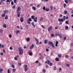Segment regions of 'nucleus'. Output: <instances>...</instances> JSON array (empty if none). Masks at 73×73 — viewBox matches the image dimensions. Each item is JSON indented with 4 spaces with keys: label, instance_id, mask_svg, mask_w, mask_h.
<instances>
[{
    "label": "nucleus",
    "instance_id": "nucleus-1",
    "mask_svg": "<svg viewBox=\"0 0 73 73\" xmlns=\"http://www.w3.org/2000/svg\"><path fill=\"white\" fill-rule=\"evenodd\" d=\"M17 16L19 17L20 16V11H21V7H20L19 6L17 9Z\"/></svg>",
    "mask_w": 73,
    "mask_h": 73
},
{
    "label": "nucleus",
    "instance_id": "nucleus-2",
    "mask_svg": "<svg viewBox=\"0 0 73 73\" xmlns=\"http://www.w3.org/2000/svg\"><path fill=\"white\" fill-rule=\"evenodd\" d=\"M19 54L20 55H21L22 54H23V50L21 49V47L19 48Z\"/></svg>",
    "mask_w": 73,
    "mask_h": 73
},
{
    "label": "nucleus",
    "instance_id": "nucleus-3",
    "mask_svg": "<svg viewBox=\"0 0 73 73\" xmlns=\"http://www.w3.org/2000/svg\"><path fill=\"white\" fill-rule=\"evenodd\" d=\"M48 44V45H50L51 46H52V47H53V48H55L54 46V44H53V43L52 42L50 41L49 42Z\"/></svg>",
    "mask_w": 73,
    "mask_h": 73
},
{
    "label": "nucleus",
    "instance_id": "nucleus-4",
    "mask_svg": "<svg viewBox=\"0 0 73 73\" xmlns=\"http://www.w3.org/2000/svg\"><path fill=\"white\" fill-rule=\"evenodd\" d=\"M28 66L27 65H25V66L24 70L25 72H27L28 70Z\"/></svg>",
    "mask_w": 73,
    "mask_h": 73
},
{
    "label": "nucleus",
    "instance_id": "nucleus-5",
    "mask_svg": "<svg viewBox=\"0 0 73 73\" xmlns=\"http://www.w3.org/2000/svg\"><path fill=\"white\" fill-rule=\"evenodd\" d=\"M53 27L52 26H50L48 28V30L49 31H50V30L52 29Z\"/></svg>",
    "mask_w": 73,
    "mask_h": 73
},
{
    "label": "nucleus",
    "instance_id": "nucleus-6",
    "mask_svg": "<svg viewBox=\"0 0 73 73\" xmlns=\"http://www.w3.org/2000/svg\"><path fill=\"white\" fill-rule=\"evenodd\" d=\"M20 21L21 23H23L24 21V18L22 17L21 18Z\"/></svg>",
    "mask_w": 73,
    "mask_h": 73
},
{
    "label": "nucleus",
    "instance_id": "nucleus-7",
    "mask_svg": "<svg viewBox=\"0 0 73 73\" xmlns=\"http://www.w3.org/2000/svg\"><path fill=\"white\" fill-rule=\"evenodd\" d=\"M37 17H36L34 19V21H35V23H36V22H37Z\"/></svg>",
    "mask_w": 73,
    "mask_h": 73
},
{
    "label": "nucleus",
    "instance_id": "nucleus-8",
    "mask_svg": "<svg viewBox=\"0 0 73 73\" xmlns=\"http://www.w3.org/2000/svg\"><path fill=\"white\" fill-rule=\"evenodd\" d=\"M33 47H34V44H32L30 47V49H32V48H33Z\"/></svg>",
    "mask_w": 73,
    "mask_h": 73
},
{
    "label": "nucleus",
    "instance_id": "nucleus-9",
    "mask_svg": "<svg viewBox=\"0 0 73 73\" xmlns=\"http://www.w3.org/2000/svg\"><path fill=\"white\" fill-rule=\"evenodd\" d=\"M58 21L59 22H63L64 21V20L63 19H59Z\"/></svg>",
    "mask_w": 73,
    "mask_h": 73
},
{
    "label": "nucleus",
    "instance_id": "nucleus-10",
    "mask_svg": "<svg viewBox=\"0 0 73 73\" xmlns=\"http://www.w3.org/2000/svg\"><path fill=\"white\" fill-rule=\"evenodd\" d=\"M26 40L27 41H30V38H26Z\"/></svg>",
    "mask_w": 73,
    "mask_h": 73
},
{
    "label": "nucleus",
    "instance_id": "nucleus-11",
    "mask_svg": "<svg viewBox=\"0 0 73 73\" xmlns=\"http://www.w3.org/2000/svg\"><path fill=\"white\" fill-rule=\"evenodd\" d=\"M8 11L7 10V11H4V13H7L8 12Z\"/></svg>",
    "mask_w": 73,
    "mask_h": 73
},
{
    "label": "nucleus",
    "instance_id": "nucleus-12",
    "mask_svg": "<svg viewBox=\"0 0 73 73\" xmlns=\"http://www.w3.org/2000/svg\"><path fill=\"white\" fill-rule=\"evenodd\" d=\"M8 15H6L5 17V20H7L8 19Z\"/></svg>",
    "mask_w": 73,
    "mask_h": 73
},
{
    "label": "nucleus",
    "instance_id": "nucleus-13",
    "mask_svg": "<svg viewBox=\"0 0 73 73\" xmlns=\"http://www.w3.org/2000/svg\"><path fill=\"white\" fill-rule=\"evenodd\" d=\"M3 68L1 69V67H0V73H2L1 72L3 71Z\"/></svg>",
    "mask_w": 73,
    "mask_h": 73
},
{
    "label": "nucleus",
    "instance_id": "nucleus-14",
    "mask_svg": "<svg viewBox=\"0 0 73 73\" xmlns=\"http://www.w3.org/2000/svg\"><path fill=\"white\" fill-rule=\"evenodd\" d=\"M31 24L32 25H33V26L34 27H35V24L34 23V22H33Z\"/></svg>",
    "mask_w": 73,
    "mask_h": 73
},
{
    "label": "nucleus",
    "instance_id": "nucleus-15",
    "mask_svg": "<svg viewBox=\"0 0 73 73\" xmlns=\"http://www.w3.org/2000/svg\"><path fill=\"white\" fill-rule=\"evenodd\" d=\"M47 64H48V65H49V63H50V60H47Z\"/></svg>",
    "mask_w": 73,
    "mask_h": 73
},
{
    "label": "nucleus",
    "instance_id": "nucleus-16",
    "mask_svg": "<svg viewBox=\"0 0 73 73\" xmlns=\"http://www.w3.org/2000/svg\"><path fill=\"white\" fill-rule=\"evenodd\" d=\"M32 8L34 11H36V7L35 6H33L32 7Z\"/></svg>",
    "mask_w": 73,
    "mask_h": 73
},
{
    "label": "nucleus",
    "instance_id": "nucleus-17",
    "mask_svg": "<svg viewBox=\"0 0 73 73\" xmlns=\"http://www.w3.org/2000/svg\"><path fill=\"white\" fill-rule=\"evenodd\" d=\"M58 36L60 37V38H62V36H61V35L60 34H58Z\"/></svg>",
    "mask_w": 73,
    "mask_h": 73
},
{
    "label": "nucleus",
    "instance_id": "nucleus-18",
    "mask_svg": "<svg viewBox=\"0 0 73 73\" xmlns=\"http://www.w3.org/2000/svg\"><path fill=\"white\" fill-rule=\"evenodd\" d=\"M44 44H47V40L46 39L44 40Z\"/></svg>",
    "mask_w": 73,
    "mask_h": 73
},
{
    "label": "nucleus",
    "instance_id": "nucleus-19",
    "mask_svg": "<svg viewBox=\"0 0 73 73\" xmlns=\"http://www.w3.org/2000/svg\"><path fill=\"white\" fill-rule=\"evenodd\" d=\"M59 60H60V59H59L58 58H56V61H59Z\"/></svg>",
    "mask_w": 73,
    "mask_h": 73
},
{
    "label": "nucleus",
    "instance_id": "nucleus-20",
    "mask_svg": "<svg viewBox=\"0 0 73 73\" xmlns=\"http://www.w3.org/2000/svg\"><path fill=\"white\" fill-rule=\"evenodd\" d=\"M65 19H66V17L65 16H64L63 18V20H65Z\"/></svg>",
    "mask_w": 73,
    "mask_h": 73
},
{
    "label": "nucleus",
    "instance_id": "nucleus-21",
    "mask_svg": "<svg viewBox=\"0 0 73 73\" xmlns=\"http://www.w3.org/2000/svg\"><path fill=\"white\" fill-rule=\"evenodd\" d=\"M20 33V31L18 30L16 32V33L17 34H18V33Z\"/></svg>",
    "mask_w": 73,
    "mask_h": 73
},
{
    "label": "nucleus",
    "instance_id": "nucleus-22",
    "mask_svg": "<svg viewBox=\"0 0 73 73\" xmlns=\"http://www.w3.org/2000/svg\"><path fill=\"white\" fill-rule=\"evenodd\" d=\"M28 21H32V19L31 18H30L29 19H28Z\"/></svg>",
    "mask_w": 73,
    "mask_h": 73
},
{
    "label": "nucleus",
    "instance_id": "nucleus-23",
    "mask_svg": "<svg viewBox=\"0 0 73 73\" xmlns=\"http://www.w3.org/2000/svg\"><path fill=\"white\" fill-rule=\"evenodd\" d=\"M64 1L66 3V4H67L68 3V0H65Z\"/></svg>",
    "mask_w": 73,
    "mask_h": 73
},
{
    "label": "nucleus",
    "instance_id": "nucleus-24",
    "mask_svg": "<svg viewBox=\"0 0 73 73\" xmlns=\"http://www.w3.org/2000/svg\"><path fill=\"white\" fill-rule=\"evenodd\" d=\"M3 27L4 28H5L6 27H7V25H6L4 24L3 25Z\"/></svg>",
    "mask_w": 73,
    "mask_h": 73
},
{
    "label": "nucleus",
    "instance_id": "nucleus-25",
    "mask_svg": "<svg viewBox=\"0 0 73 73\" xmlns=\"http://www.w3.org/2000/svg\"><path fill=\"white\" fill-rule=\"evenodd\" d=\"M27 22L28 24H31V22H30L29 21L28 19H27Z\"/></svg>",
    "mask_w": 73,
    "mask_h": 73
},
{
    "label": "nucleus",
    "instance_id": "nucleus-26",
    "mask_svg": "<svg viewBox=\"0 0 73 73\" xmlns=\"http://www.w3.org/2000/svg\"><path fill=\"white\" fill-rule=\"evenodd\" d=\"M65 28L66 29V30H67V29H68V26H66Z\"/></svg>",
    "mask_w": 73,
    "mask_h": 73
},
{
    "label": "nucleus",
    "instance_id": "nucleus-27",
    "mask_svg": "<svg viewBox=\"0 0 73 73\" xmlns=\"http://www.w3.org/2000/svg\"><path fill=\"white\" fill-rule=\"evenodd\" d=\"M42 71L43 73H45L46 72V71L45 70V69H43Z\"/></svg>",
    "mask_w": 73,
    "mask_h": 73
},
{
    "label": "nucleus",
    "instance_id": "nucleus-28",
    "mask_svg": "<svg viewBox=\"0 0 73 73\" xmlns=\"http://www.w3.org/2000/svg\"><path fill=\"white\" fill-rule=\"evenodd\" d=\"M43 19H44V18H43V17H41L40 18V21H42V20H43Z\"/></svg>",
    "mask_w": 73,
    "mask_h": 73
},
{
    "label": "nucleus",
    "instance_id": "nucleus-29",
    "mask_svg": "<svg viewBox=\"0 0 73 73\" xmlns=\"http://www.w3.org/2000/svg\"><path fill=\"white\" fill-rule=\"evenodd\" d=\"M40 7V4H38L37 5V8H39Z\"/></svg>",
    "mask_w": 73,
    "mask_h": 73
},
{
    "label": "nucleus",
    "instance_id": "nucleus-30",
    "mask_svg": "<svg viewBox=\"0 0 73 73\" xmlns=\"http://www.w3.org/2000/svg\"><path fill=\"white\" fill-rule=\"evenodd\" d=\"M34 18H35V17H34V16L33 15H32V16H31V18L32 19H34Z\"/></svg>",
    "mask_w": 73,
    "mask_h": 73
},
{
    "label": "nucleus",
    "instance_id": "nucleus-31",
    "mask_svg": "<svg viewBox=\"0 0 73 73\" xmlns=\"http://www.w3.org/2000/svg\"><path fill=\"white\" fill-rule=\"evenodd\" d=\"M51 37H53V36H54V34L53 33L51 34Z\"/></svg>",
    "mask_w": 73,
    "mask_h": 73
},
{
    "label": "nucleus",
    "instance_id": "nucleus-32",
    "mask_svg": "<svg viewBox=\"0 0 73 73\" xmlns=\"http://www.w3.org/2000/svg\"><path fill=\"white\" fill-rule=\"evenodd\" d=\"M58 56L59 58H61V55L60 54H59L58 55Z\"/></svg>",
    "mask_w": 73,
    "mask_h": 73
},
{
    "label": "nucleus",
    "instance_id": "nucleus-33",
    "mask_svg": "<svg viewBox=\"0 0 73 73\" xmlns=\"http://www.w3.org/2000/svg\"><path fill=\"white\" fill-rule=\"evenodd\" d=\"M59 34L58 33H56L55 34V35H56V36H58V35Z\"/></svg>",
    "mask_w": 73,
    "mask_h": 73
},
{
    "label": "nucleus",
    "instance_id": "nucleus-34",
    "mask_svg": "<svg viewBox=\"0 0 73 73\" xmlns=\"http://www.w3.org/2000/svg\"><path fill=\"white\" fill-rule=\"evenodd\" d=\"M46 11L47 12H48V11H49V9H48V8H46L45 9Z\"/></svg>",
    "mask_w": 73,
    "mask_h": 73
},
{
    "label": "nucleus",
    "instance_id": "nucleus-35",
    "mask_svg": "<svg viewBox=\"0 0 73 73\" xmlns=\"http://www.w3.org/2000/svg\"><path fill=\"white\" fill-rule=\"evenodd\" d=\"M6 2L10 3V0H7Z\"/></svg>",
    "mask_w": 73,
    "mask_h": 73
},
{
    "label": "nucleus",
    "instance_id": "nucleus-36",
    "mask_svg": "<svg viewBox=\"0 0 73 73\" xmlns=\"http://www.w3.org/2000/svg\"><path fill=\"white\" fill-rule=\"evenodd\" d=\"M29 55L30 56H32V52H30L29 53Z\"/></svg>",
    "mask_w": 73,
    "mask_h": 73
},
{
    "label": "nucleus",
    "instance_id": "nucleus-37",
    "mask_svg": "<svg viewBox=\"0 0 73 73\" xmlns=\"http://www.w3.org/2000/svg\"><path fill=\"white\" fill-rule=\"evenodd\" d=\"M2 16L3 17H5V14H3L2 15Z\"/></svg>",
    "mask_w": 73,
    "mask_h": 73
},
{
    "label": "nucleus",
    "instance_id": "nucleus-38",
    "mask_svg": "<svg viewBox=\"0 0 73 73\" xmlns=\"http://www.w3.org/2000/svg\"><path fill=\"white\" fill-rule=\"evenodd\" d=\"M14 3H17V0H14Z\"/></svg>",
    "mask_w": 73,
    "mask_h": 73
},
{
    "label": "nucleus",
    "instance_id": "nucleus-39",
    "mask_svg": "<svg viewBox=\"0 0 73 73\" xmlns=\"http://www.w3.org/2000/svg\"><path fill=\"white\" fill-rule=\"evenodd\" d=\"M3 32V30L0 29V33H2Z\"/></svg>",
    "mask_w": 73,
    "mask_h": 73
},
{
    "label": "nucleus",
    "instance_id": "nucleus-40",
    "mask_svg": "<svg viewBox=\"0 0 73 73\" xmlns=\"http://www.w3.org/2000/svg\"><path fill=\"white\" fill-rule=\"evenodd\" d=\"M41 27L43 29H45V27H44L43 25H42Z\"/></svg>",
    "mask_w": 73,
    "mask_h": 73
},
{
    "label": "nucleus",
    "instance_id": "nucleus-41",
    "mask_svg": "<svg viewBox=\"0 0 73 73\" xmlns=\"http://www.w3.org/2000/svg\"><path fill=\"white\" fill-rule=\"evenodd\" d=\"M64 7L65 8V7H66V4H65V3H64Z\"/></svg>",
    "mask_w": 73,
    "mask_h": 73
},
{
    "label": "nucleus",
    "instance_id": "nucleus-42",
    "mask_svg": "<svg viewBox=\"0 0 73 73\" xmlns=\"http://www.w3.org/2000/svg\"><path fill=\"white\" fill-rule=\"evenodd\" d=\"M64 14H66V13H67V11H66V10H65L64 11Z\"/></svg>",
    "mask_w": 73,
    "mask_h": 73
},
{
    "label": "nucleus",
    "instance_id": "nucleus-43",
    "mask_svg": "<svg viewBox=\"0 0 73 73\" xmlns=\"http://www.w3.org/2000/svg\"><path fill=\"white\" fill-rule=\"evenodd\" d=\"M9 37L10 38H11L12 37V35L11 34L9 35Z\"/></svg>",
    "mask_w": 73,
    "mask_h": 73
},
{
    "label": "nucleus",
    "instance_id": "nucleus-44",
    "mask_svg": "<svg viewBox=\"0 0 73 73\" xmlns=\"http://www.w3.org/2000/svg\"><path fill=\"white\" fill-rule=\"evenodd\" d=\"M66 65L67 67H69L70 66V65L69 64H67Z\"/></svg>",
    "mask_w": 73,
    "mask_h": 73
},
{
    "label": "nucleus",
    "instance_id": "nucleus-45",
    "mask_svg": "<svg viewBox=\"0 0 73 73\" xmlns=\"http://www.w3.org/2000/svg\"><path fill=\"white\" fill-rule=\"evenodd\" d=\"M66 24H68V21H66Z\"/></svg>",
    "mask_w": 73,
    "mask_h": 73
},
{
    "label": "nucleus",
    "instance_id": "nucleus-46",
    "mask_svg": "<svg viewBox=\"0 0 73 73\" xmlns=\"http://www.w3.org/2000/svg\"><path fill=\"white\" fill-rule=\"evenodd\" d=\"M11 66L13 68H15V66H14V65L13 64H12L11 65Z\"/></svg>",
    "mask_w": 73,
    "mask_h": 73
},
{
    "label": "nucleus",
    "instance_id": "nucleus-47",
    "mask_svg": "<svg viewBox=\"0 0 73 73\" xmlns=\"http://www.w3.org/2000/svg\"><path fill=\"white\" fill-rule=\"evenodd\" d=\"M52 65H53V64L52 63H50L49 64V65L50 66H52Z\"/></svg>",
    "mask_w": 73,
    "mask_h": 73
},
{
    "label": "nucleus",
    "instance_id": "nucleus-48",
    "mask_svg": "<svg viewBox=\"0 0 73 73\" xmlns=\"http://www.w3.org/2000/svg\"><path fill=\"white\" fill-rule=\"evenodd\" d=\"M59 70L60 72H61L62 70V68H60L59 69Z\"/></svg>",
    "mask_w": 73,
    "mask_h": 73
},
{
    "label": "nucleus",
    "instance_id": "nucleus-49",
    "mask_svg": "<svg viewBox=\"0 0 73 73\" xmlns=\"http://www.w3.org/2000/svg\"><path fill=\"white\" fill-rule=\"evenodd\" d=\"M13 71L14 72L16 71V69H13Z\"/></svg>",
    "mask_w": 73,
    "mask_h": 73
},
{
    "label": "nucleus",
    "instance_id": "nucleus-50",
    "mask_svg": "<svg viewBox=\"0 0 73 73\" xmlns=\"http://www.w3.org/2000/svg\"><path fill=\"white\" fill-rule=\"evenodd\" d=\"M10 49L11 50H12V49H13V48L12 47H10Z\"/></svg>",
    "mask_w": 73,
    "mask_h": 73
},
{
    "label": "nucleus",
    "instance_id": "nucleus-51",
    "mask_svg": "<svg viewBox=\"0 0 73 73\" xmlns=\"http://www.w3.org/2000/svg\"><path fill=\"white\" fill-rule=\"evenodd\" d=\"M11 5H13L14 4V3H13V1H12L11 2Z\"/></svg>",
    "mask_w": 73,
    "mask_h": 73
},
{
    "label": "nucleus",
    "instance_id": "nucleus-52",
    "mask_svg": "<svg viewBox=\"0 0 73 73\" xmlns=\"http://www.w3.org/2000/svg\"><path fill=\"white\" fill-rule=\"evenodd\" d=\"M14 59L15 60H17V57H15L14 58Z\"/></svg>",
    "mask_w": 73,
    "mask_h": 73
},
{
    "label": "nucleus",
    "instance_id": "nucleus-53",
    "mask_svg": "<svg viewBox=\"0 0 73 73\" xmlns=\"http://www.w3.org/2000/svg\"><path fill=\"white\" fill-rule=\"evenodd\" d=\"M56 69H57V68H56V67H55L54 68V70H56Z\"/></svg>",
    "mask_w": 73,
    "mask_h": 73
},
{
    "label": "nucleus",
    "instance_id": "nucleus-54",
    "mask_svg": "<svg viewBox=\"0 0 73 73\" xmlns=\"http://www.w3.org/2000/svg\"><path fill=\"white\" fill-rule=\"evenodd\" d=\"M35 40L36 42L38 41V39H37V38H35Z\"/></svg>",
    "mask_w": 73,
    "mask_h": 73
},
{
    "label": "nucleus",
    "instance_id": "nucleus-55",
    "mask_svg": "<svg viewBox=\"0 0 73 73\" xmlns=\"http://www.w3.org/2000/svg\"><path fill=\"white\" fill-rule=\"evenodd\" d=\"M50 9L51 10H52L53 9V7L52 6H51L50 7Z\"/></svg>",
    "mask_w": 73,
    "mask_h": 73
},
{
    "label": "nucleus",
    "instance_id": "nucleus-56",
    "mask_svg": "<svg viewBox=\"0 0 73 73\" xmlns=\"http://www.w3.org/2000/svg\"><path fill=\"white\" fill-rule=\"evenodd\" d=\"M38 65L39 66H40V65H41V64L40 63H38Z\"/></svg>",
    "mask_w": 73,
    "mask_h": 73
},
{
    "label": "nucleus",
    "instance_id": "nucleus-57",
    "mask_svg": "<svg viewBox=\"0 0 73 73\" xmlns=\"http://www.w3.org/2000/svg\"><path fill=\"white\" fill-rule=\"evenodd\" d=\"M43 10H45V7H44L43 8Z\"/></svg>",
    "mask_w": 73,
    "mask_h": 73
},
{
    "label": "nucleus",
    "instance_id": "nucleus-58",
    "mask_svg": "<svg viewBox=\"0 0 73 73\" xmlns=\"http://www.w3.org/2000/svg\"><path fill=\"white\" fill-rule=\"evenodd\" d=\"M3 51L4 53H5V49H3Z\"/></svg>",
    "mask_w": 73,
    "mask_h": 73
},
{
    "label": "nucleus",
    "instance_id": "nucleus-59",
    "mask_svg": "<svg viewBox=\"0 0 73 73\" xmlns=\"http://www.w3.org/2000/svg\"><path fill=\"white\" fill-rule=\"evenodd\" d=\"M55 29H58V27H55Z\"/></svg>",
    "mask_w": 73,
    "mask_h": 73
},
{
    "label": "nucleus",
    "instance_id": "nucleus-60",
    "mask_svg": "<svg viewBox=\"0 0 73 73\" xmlns=\"http://www.w3.org/2000/svg\"><path fill=\"white\" fill-rule=\"evenodd\" d=\"M49 51V49L48 48L46 49V52H48Z\"/></svg>",
    "mask_w": 73,
    "mask_h": 73
},
{
    "label": "nucleus",
    "instance_id": "nucleus-61",
    "mask_svg": "<svg viewBox=\"0 0 73 73\" xmlns=\"http://www.w3.org/2000/svg\"><path fill=\"white\" fill-rule=\"evenodd\" d=\"M62 23L61 22L59 23V25H62Z\"/></svg>",
    "mask_w": 73,
    "mask_h": 73
},
{
    "label": "nucleus",
    "instance_id": "nucleus-62",
    "mask_svg": "<svg viewBox=\"0 0 73 73\" xmlns=\"http://www.w3.org/2000/svg\"><path fill=\"white\" fill-rule=\"evenodd\" d=\"M71 46H73V43H71Z\"/></svg>",
    "mask_w": 73,
    "mask_h": 73
},
{
    "label": "nucleus",
    "instance_id": "nucleus-63",
    "mask_svg": "<svg viewBox=\"0 0 73 73\" xmlns=\"http://www.w3.org/2000/svg\"><path fill=\"white\" fill-rule=\"evenodd\" d=\"M13 9H15V6H13Z\"/></svg>",
    "mask_w": 73,
    "mask_h": 73
},
{
    "label": "nucleus",
    "instance_id": "nucleus-64",
    "mask_svg": "<svg viewBox=\"0 0 73 73\" xmlns=\"http://www.w3.org/2000/svg\"><path fill=\"white\" fill-rule=\"evenodd\" d=\"M38 43H39L38 42V41H37L36 42V45H38Z\"/></svg>",
    "mask_w": 73,
    "mask_h": 73
}]
</instances>
